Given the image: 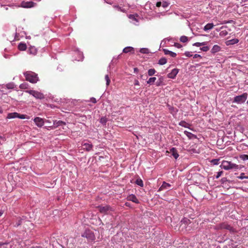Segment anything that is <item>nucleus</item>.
Instances as JSON below:
<instances>
[{"mask_svg": "<svg viewBox=\"0 0 248 248\" xmlns=\"http://www.w3.org/2000/svg\"><path fill=\"white\" fill-rule=\"evenodd\" d=\"M24 75L27 80L32 83H36L39 80L37 74L31 71H27L24 73Z\"/></svg>", "mask_w": 248, "mask_h": 248, "instance_id": "obj_1", "label": "nucleus"}, {"mask_svg": "<svg viewBox=\"0 0 248 248\" xmlns=\"http://www.w3.org/2000/svg\"><path fill=\"white\" fill-rule=\"evenodd\" d=\"M220 167L225 170H229L231 169L237 170L239 168L238 165L225 160H223L222 162Z\"/></svg>", "mask_w": 248, "mask_h": 248, "instance_id": "obj_2", "label": "nucleus"}, {"mask_svg": "<svg viewBox=\"0 0 248 248\" xmlns=\"http://www.w3.org/2000/svg\"><path fill=\"white\" fill-rule=\"evenodd\" d=\"M247 93H243V94L236 96L234 97L233 102L237 104H242L244 103L247 99Z\"/></svg>", "mask_w": 248, "mask_h": 248, "instance_id": "obj_3", "label": "nucleus"}, {"mask_svg": "<svg viewBox=\"0 0 248 248\" xmlns=\"http://www.w3.org/2000/svg\"><path fill=\"white\" fill-rule=\"evenodd\" d=\"M82 236L86 237L89 241H93L95 239L93 233L90 230H86L82 234Z\"/></svg>", "mask_w": 248, "mask_h": 248, "instance_id": "obj_4", "label": "nucleus"}, {"mask_svg": "<svg viewBox=\"0 0 248 248\" xmlns=\"http://www.w3.org/2000/svg\"><path fill=\"white\" fill-rule=\"evenodd\" d=\"M30 94L32 95L36 99H42L44 98V95L43 93L41 92H38L35 90H28L26 91Z\"/></svg>", "mask_w": 248, "mask_h": 248, "instance_id": "obj_5", "label": "nucleus"}, {"mask_svg": "<svg viewBox=\"0 0 248 248\" xmlns=\"http://www.w3.org/2000/svg\"><path fill=\"white\" fill-rule=\"evenodd\" d=\"M36 3L33 1H23L20 3V6L24 8H30L35 6Z\"/></svg>", "mask_w": 248, "mask_h": 248, "instance_id": "obj_6", "label": "nucleus"}, {"mask_svg": "<svg viewBox=\"0 0 248 248\" xmlns=\"http://www.w3.org/2000/svg\"><path fill=\"white\" fill-rule=\"evenodd\" d=\"M33 121L36 125L39 127H42L45 123L44 119L39 117H35L33 119Z\"/></svg>", "mask_w": 248, "mask_h": 248, "instance_id": "obj_7", "label": "nucleus"}, {"mask_svg": "<svg viewBox=\"0 0 248 248\" xmlns=\"http://www.w3.org/2000/svg\"><path fill=\"white\" fill-rule=\"evenodd\" d=\"M219 228L220 229H226L229 230L231 232H234V229L230 225L226 223H223L219 225Z\"/></svg>", "mask_w": 248, "mask_h": 248, "instance_id": "obj_8", "label": "nucleus"}, {"mask_svg": "<svg viewBox=\"0 0 248 248\" xmlns=\"http://www.w3.org/2000/svg\"><path fill=\"white\" fill-rule=\"evenodd\" d=\"M99 210L101 213L107 214L111 211V208L110 206L106 205L105 206H99Z\"/></svg>", "mask_w": 248, "mask_h": 248, "instance_id": "obj_9", "label": "nucleus"}, {"mask_svg": "<svg viewBox=\"0 0 248 248\" xmlns=\"http://www.w3.org/2000/svg\"><path fill=\"white\" fill-rule=\"evenodd\" d=\"M190 221L189 219L187 218H184L181 221L180 227L182 228V229L184 228H186V225L190 224Z\"/></svg>", "mask_w": 248, "mask_h": 248, "instance_id": "obj_10", "label": "nucleus"}, {"mask_svg": "<svg viewBox=\"0 0 248 248\" xmlns=\"http://www.w3.org/2000/svg\"><path fill=\"white\" fill-rule=\"evenodd\" d=\"M179 70L177 68H174L171 71L170 73L168 74V77L170 78L174 79L175 78L176 75L178 73Z\"/></svg>", "mask_w": 248, "mask_h": 248, "instance_id": "obj_11", "label": "nucleus"}, {"mask_svg": "<svg viewBox=\"0 0 248 248\" xmlns=\"http://www.w3.org/2000/svg\"><path fill=\"white\" fill-rule=\"evenodd\" d=\"M171 187V185L166 183V182H163L161 186L158 189V191H160L163 190H167L169 189Z\"/></svg>", "mask_w": 248, "mask_h": 248, "instance_id": "obj_12", "label": "nucleus"}, {"mask_svg": "<svg viewBox=\"0 0 248 248\" xmlns=\"http://www.w3.org/2000/svg\"><path fill=\"white\" fill-rule=\"evenodd\" d=\"M127 200L128 201H132V202H135L136 203H139L138 199L137 198L136 196L133 194L129 195L127 197Z\"/></svg>", "mask_w": 248, "mask_h": 248, "instance_id": "obj_13", "label": "nucleus"}, {"mask_svg": "<svg viewBox=\"0 0 248 248\" xmlns=\"http://www.w3.org/2000/svg\"><path fill=\"white\" fill-rule=\"evenodd\" d=\"M221 50V47L220 46L217 45H215L213 46L212 48L211 49V52L212 54H215L217 52L220 51Z\"/></svg>", "mask_w": 248, "mask_h": 248, "instance_id": "obj_14", "label": "nucleus"}, {"mask_svg": "<svg viewBox=\"0 0 248 248\" xmlns=\"http://www.w3.org/2000/svg\"><path fill=\"white\" fill-rule=\"evenodd\" d=\"M83 149L88 151H91L93 148V145L91 143L86 142L82 144Z\"/></svg>", "mask_w": 248, "mask_h": 248, "instance_id": "obj_15", "label": "nucleus"}, {"mask_svg": "<svg viewBox=\"0 0 248 248\" xmlns=\"http://www.w3.org/2000/svg\"><path fill=\"white\" fill-rule=\"evenodd\" d=\"M75 53L78 55V58L76 59V60L78 61L83 60L84 57L82 52H80L78 49L75 50Z\"/></svg>", "mask_w": 248, "mask_h": 248, "instance_id": "obj_16", "label": "nucleus"}, {"mask_svg": "<svg viewBox=\"0 0 248 248\" xmlns=\"http://www.w3.org/2000/svg\"><path fill=\"white\" fill-rule=\"evenodd\" d=\"M123 52L125 53L131 52L132 53H134V48L131 46H127L124 48Z\"/></svg>", "mask_w": 248, "mask_h": 248, "instance_id": "obj_17", "label": "nucleus"}, {"mask_svg": "<svg viewBox=\"0 0 248 248\" xmlns=\"http://www.w3.org/2000/svg\"><path fill=\"white\" fill-rule=\"evenodd\" d=\"M163 52L165 55H169L172 57H175L176 56V53L167 49H164Z\"/></svg>", "mask_w": 248, "mask_h": 248, "instance_id": "obj_18", "label": "nucleus"}, {"mask_svg": "<svg viewBox=\"0 0 248 248\" xmlns=\"http://www.w3.org/2000/svg\"><path fill=\"white\" fill-rule=\"evenodd\" d=\"M170 152L171 153L172 155L175 158L177 159L179 157V155L174 148H172L170 150Z\"/></svg>", "mask_w": 248, "mask_h": 248, "instance_id": "obj_19", "label": "nucleus"}, {"mask_svg": "<svg viewBox=\"0 0 248 248\" xmlns=\"http://www.w3.org/2000/svg\"><path fill=\"white\" fill-rule=\"evenodd\" d=\"M18 117V113L17 112L10 113L8 114L7 118L8 119H13L17 118Z\"/></svg>", "mask_w": 248, "mask_h": 248, "instance_id": "obj_20", "label": "nucleus"}, {"mask_svg": "<svg viewBox=\"0 0 248 248\" xmlns=\"http://www.w3.org/2000/svg\"><path fill=\"white\" fill-rule=\"evenodd\" d=\"M28 51L30 54L32 55H35L37 51L36 48L34 46L30 47Z\"/></svg>", "mask_w": 248, "mask_h": 248, "instance_id": "obj_21", "label": "nucleus"}, {"mask_svg": "<svg viewBox=\"0 0 248 248\" xmlns=\"http://www.w3.org/2000/svg\"><path fill=\"white\" fill-rule=\"evenodd\" d=\"M214 25L213 23H208L204 27L203 30L205 31L211 30L214 27Z\"/></svg>", "mask_w": 248, "mask_h": 248, "instance_id": "obj_22", "label": "nucleus"}, {"mask_svg": "<svg viewBox=\"0 0 248 248\" xmlns=\"http://www.w3.org/2000/svg\"><path fill=\"white\" fill-rule=\"evenodd\" d=\"M238 40L237 39H231L230 40H228L226 42V45H233L237 43L238 42Z\"/></svg>", "mask_w": 248, "mask_h": 248, "instance_id": "obj_23", "label": "nucleus"}, {"mask_svg": "<svg viewBox=\"0 0 248 248\" xmlns=\"http://www.w3.org/2000/svg\"><path fill=\"white\" fill-rule=\"evenodd\" d=\"M65 123L62 121H55L53 122V124L55 127H58L59 126L62 125V124H65Z\"/></svg>", "mask_w": 248, "mask_h": 248, "instance_id": "obj_24", "label": "nucleus"}, {"mask_svg": "<svg viewBox=\"0 0 248 248\" xmlns=\"http://www.w3.org/2000/svg\"><path fill=\"white\" fill-rule=\"evenodd\" d=\"M26 48H27L26 45L24 43H20L18 46V48L20 50H22V51L25 50H26Z\"/></svg>", "mask_w": 248, "mask_h": 248, "instance_id": "obj_25", "label": "nucleus"}, {"mask_svg": "<svg viewBox=\"0 0 248 248\" xmlns=\"http://www.w3.org/2000/svg\"><path fill=\"white\" fill-rule=\"evenodd\" d=\"M167 59L163 57V58H161V59H159V60L158 61V63L159 65H162L166 64L167 63Z\"/></svg>", "mask_w": 248, "mask_h": 248, "instance_id": "obj_26", "label": "nucleus"}, {"mask_svg": "<svg viewBox=\"0 0 248 248\" xmlns=\"http://www.w3.org/2000/svg\"><path fill=\"white\" fill-rule=\"evenodd\" d=\"M207 42H202V43L196 42L195 43H194L193 44V46H197V47H199V46H205V45H207Z\"/></svg>", "mask_w": 248, "mask_h": 248, "instance_id": "obj_27", "label": "nucleus"}, {"mask_svg": "<svg viewBox=\"0 0 248 248\" xmlns=\"http://www.w3.org/2000/svg\"><path fill=\"white\" fill-rule=\"evenodd\" d=\"M136 184L141 186V187H143V181L142 180L140 179V178H139V179H137L136 181Z\"/></svg>", "mask_w": 248, "mask_h": 248, "instance_id": "obj_28", "label": "nucleus"}, {"mask_svg": "<svg viewBox=\"0 0 248 248\" xmlns=\"http://www.w3.org/2000/svg\"><path fill=\"white\" fill-rule=\"evenodd\" d=\"M156 78L155 77H152V78H150L148 81H147V83L149 84H152L153 83H154L155 82V81L156 80Z\"/></svg>", "mask_w": 248, "mask_h": 248, "instance_id": "obj_29", "label": "nucleus"}, {"mask_svg": "<svg viewBox=\"0 0 248 248\" xmlns=\"http://www.w3.org/2000/svg\"><path fill=\"white\" fill-rule=\"evenodd\" d=\"M108 121V119L106 117H103L100 119V122L103 125H105Z\"/></svg>", "mask_w": 248, "mask_h": 248, "instance_id": "obj_30", "label": "nucleus"}, {"mask_svg": "<svg viewBox=\"0 0 248 248\" xmlns=\"http://www.w3.org/2000/svg\"><path fill=\"white\" fill-rule=\"evenodd\" d=\"M180 40L181 42L183 43H186L188 41V38L186 36H182L180 37Z\"/></svg>", "mask_w": 248, "mask_h": 248, "instance_id": "obj_31", "label": "nucleus"}, {"mask_svg": "<svg viewBox=\"0 0 248 248\" xmlns=\"http://www.w3.org/2000/svg\"><path fill=\"white\" fill-rule=\"evenodd\" d=\"M156 72L155 69H150L148 71V74L149 76L154 75Z\"/></svg>", "mask_w": 248, "mask_h": 248, "instance_id": "obj_32", "label": "nucleus"}, {"mask_svg": "<svg viewBox=\"0 0 248 248\" xmlns=\"http://www.w3.org/2000/svg\"><path fill=\"white\" fill-rule=\"evenodd\" d=\"M240 158L243 161H246L248 160V155H240Z\"/></svg>", "mask_w": 248, "mask_h": 248, "instance_id": "obj_33", "label": "nucleus"}, {"mask_svg": "<svg viewBox=\"0 0 248 248\" xmlns=\"http://www.w3.org/2000/svg\"><path fill=\"white\" fill-rule=\"evenodd\" d=\"M105 79L106 81V85L107 86H108L109 85L110 80L109 79V78L108 77V75H106L105 77Z\"/></svg>", "mask_w": 248, "mask_h": 248, "instance_id": "obj_34", "label": "nucleus"}, {"mask_svg": "<svg viewBox=\"0 0 248 248\" xmlns=\"http://www.w3.org/2000/svg\"><path fill=\"white\" fill-rule=\"evenodd\" d=\"M238 178L240 179H248V176H245L244 173H241L240 175L238 176Z\"/></svg>", "mask_w": 248, "mask_h": 248, "instance_id": "obj_35", "label": "nucleus"}, {"mask_svg": "<svg viewBox=\"0 0 248 248\" xmlns=\"http://www.w3.org/2000/svg\"><path fill=\"white\" fill-rule=\"evenodd\" d=\"M170 5V3L168 2V1H163L162 2V6L164 8H167V7L169 6V5Z\"/></svg>", "mask_w": 248, "mask_h": 248, "instance_id": "obj_36", "label": "nucleus"}, {"mask_svg": "<svg viewBox=\"0 0 248 248\" xmlns=\"http://www.w3.org/2000/svg\"><path fill=\"white\" fill-rule=\"evenodd\" d=\"M179 125L185 127H188V124L185 121H181L179 123Z\"/></svg>", "mask_w": 248, "mask_h": 248, "instance_id": "obj_37", "label": "nucleus"}, {"mask_svg": "<svg viewBox=\"0 0 248 248\" xmlns=\"http://www.w3.org/2000/svg\"><path fill=\"white\" fill-rule=\"evenodd\" d=\"M219 159H214L211 161V162L215 165H218L219 164Z\"/></svg>", "mask_w": 248, "mask_h": 248, "instance_id": "obj_38", "label": "nucleus"}, {"mask_svg": "<svg viewBox=\"0 0 248 248\" xmlns=\"http://www.w3.org/2000/svg\"><path fill=\"white\" fill-rule=\"evenodd\" d=\"M201 50L204 52H207L209 50V47L208 46H204L200 48Z\"/></svg>", "mask_w": 248, "mask_h": 248, "instance_id": "obj_39", "label": "nucleus"}, {"mask_svg": "<svg viewBox=\"0 0 248 248\" xmlns=\"http://www.w3.org/2000/svg\"><path fill=\"white\" fill-rule=\"evenodd\" d=\"M113 7L115 8V9L117 11H121V12H124V9H122L120 7L118 6H117V5H114L113 6Z\"/></svg>", "mask_w": 248, "mask_h": 248, "instance_id": "obj_40", "label": "nucleus"}, {"mask_svg": "<svg viewBox=\"0 0 248 248\" xmlns=\"http://www.w3.org/2000/svg\"><path fill=\"white\" fill-rule=\"evenodd\" d=\"M6 88L8 89H12L14 88V84L13 83H8L6 85Z\"/></svg>", "mask_w": 248, "mask_h": 248, "instance_id": "obj_41", "label": "nucleus"}, {"mask_svg": "<svg viewBox=\"0 0 248 248\" xmlns=\"http://www.w3.org/2000/svg\"><path fill=\"white\" fill-rule=\"evenodd\" d=\"M148 51V50L147 48H141L140 50V52L143 54L147 53Z\"/></svg>", "mask_w": 248, "mask_h": 248, "instance_id": "obj_42", "label": "nucleus"}, {"mask_svg": "<svg viewBox=\"0 0 248 248\" xmlns=\"http://www.w3.org/2000/svg\"><path fill=\"white\" fill-rule=\"evenodd\" d=\"M20 88L21 89H27L28 88V84L26 83H22L20 85Z\"/></svg>", "mask_w": 248, "mask_h": 248, "instance_id": "obj_43", "label": "nucleus"}, {"mask_svg": "<svg viewBox=\"0 0 248 248\" xmlns=\"http://www.w3.org/2000/svg\"><path fill=\"white\" fill-rule=\"evenodd\" d=\"M184 133L189 138H191L193 135V134L187 131H185Z\"/></svg>", "mask_w": 248, "mask_h": 248, "instance_id": "obj_44", "label": "nucleus"}, {"mask_svg": "<svg viewBox=\"0 0 248 248\" xmlns=\"http://www.w3.org/2000/svg\"><path fill=\"white\" fill-rule=\"evenodd\" d=\"M191 52H189V51H186L185 53V55L186 56V57H190L192 56V54H191Z\"/></svg>", "mask_w": 248, "mask_h": 248, "instance_id": "obj_45", "label": "nucleus"}, {"mask_svg": "<svg viewBox=\"0 0 248 248\" xmlns=\"http://www.w3.org/2000/svg\"><path fill=\"white\" fill-rule=\"evenodd\" d=\"M18 118H20L21 119H24L26 118V115L24 114H20L18 113V117H17Z\"/></svg>", "mask_w": 248, "mask_h": 248, "instance_id": "obj_46", "label": "nucleus"}, {"mask_svg": "<svg viewBox=\"0 0 248 248\" xmlns=\"http://www.w3.org/2000/svg\"><path fill=\"white\" fill-rule=\"evenodd\" d=\"M222 174V171L217 172V175L216 176V178L217 179H218L219 177L221 176Z\"/></svg>", "mask_w": 248, "mask_h": 248, "instance_id": "obj_47", "label": "nucleus"}, {"mask_svg": "<svg viewBox=\"0 0 248 248\" xmlns=\"http://www.w3.org/2000/svg\"><path fill=\"white\" fill-rule=\"evenodd\" d=\"M174 46L179 48L182 46L180 44L177 43L174 44Z\"/></svg>", "mask_w": 248, "mask_h": 248, "instance_id": "obj_48", "label": "nucleus"}, {"mask_svg": "<svg viewBox=\"0 0 248 248\" xmlns=\"http://www.w3.org/2000/svg\"><path fill=\"white\" fill-rule=\"evenodd\" d=\"M162 6V2L161 1H158L156 3V6L157 7H159Z\"/></svg>", "mask_w": 248, "mask_h": 248, "instance_id": "obj_49", "label": "nucleus"}, {"mask_svg": "<svg viewBox=\"0 0 248 248\" xmlns=\"http://www.w3.org/2000/svg\"><path fill=\"white\" fill-rule=\"evenodd\" d=\"M198 57L202 58V56L199 54H196L193 56V58H194V59L198 58Z\"/></svg>", "mask_w": 248, "mask_h": 248, "instance_id": "obj_50", "label": "nucleus"}, {"mask_svg": "<svg viewBox=\"0 0 248 248\" xmlns=\"http://www.w3.org/2000/svg\"><path fill=\"white\" fill-rule=\"evenodd\" d=\"M21 224V220H19L18 222L16 223L15 225V226H18L19 225H20V224Z\"/></svg>", "mask_w": 248, "mask_h": 248, "instance_id": "obj_51", "label": "nucleus"}, {"mask_svg": "<svg viewBox=\"0 0 248 248\" xmlns=\"http://www.w3.org/2000/svg\"><path fill=\"white\" fill-rule=\"evenodd\" d=\"M7 244H0V248H5V245Z\"/></svg>", "mask_w": 248, "mask_h": 248, "instance_id": "obj_52", "label": "nucleus"}, {"mask_svg": "<svg viewBox=\"0 0 248 248\" xmlns=\"http://www.w3.org/2000/svg\"><path fill=\"white\" fill-rule=\"evenodd\" d=\"M134 84L136 86H139L140 85V83L138 80H135Z\"/></svg>", "mask_w": 248, "mask_h": 248, "instance_id": "obj_53", "label": "nucleus"}, {"mask_svg": "<svg viewBox=\"0 0 248 248\" xmlns=\"http://www.w3.org/2000/svg\"><path fill=\"white\" fill-rule=\"evenodd\" d=\"M91 101L93 103H95L96 102V99L94 98H91Z\"/></svg>", "mask_w": 248, "mask_h": 248, "instance_id": "obj_54", "label": "nucleus"}, {"mask_svg": "<svg viewBox=\"0 0 248 248\" xmlns=\"http://www.w3.org/2000/svg\"><path fill=\"white\" fill-rule=\"evenodd\" d=\"M129 17L130 18H131V19H135V20H136V19H135V17H134V16L133 15H130L129 16Z\"/></svg>", "mask_w": 248, "mask_h": 248, "instance_id": "obj_55", "label": "nucleus"}, {"mask_svg": "<svg viewBox=\"0 0 248 248\" xmlns=\"http://www.w3.org/2000/svg\"><path fill=\"white\" fill-rule=\"evenodd\" d=\"M221 33H223V34H224V35H226V34H227V31H222L221 32Z\"/></svg>", "mask_w": 248, "mask_h": 248, "instance_id": "obj_56", "label": "nucleus"}, {"mask_svg": "<svg viewBox=\"0 0 248 248\" xmlns=\"http://www.w3.org/2000/svg\"><path fill=\"white\" fill-rule=\"evenodd\" d=\"M3 214V211L2 210H0V217H1Z\"/></svg>", "mask_w": 248, "mask_h": 248, "instance_id": "obj_57", "label": "nucleus"}, {"mask_svg": "<svg viewBox=\"0 0 248 248\" xmlns=\"http://www.w3.org/2000/svg\"><path fill=\"white\" fill-rule=\"evenodd\" d=\"M160 82H158V83H156V85H157V86H160Z\"/></svg>", "mask_w": 248, "mask_h": 248, "instance_id": "obj_58", "label": "nucleus"}, {"mask_svg": "<svg viewBox=\"0 0 248 248\" xmlns=\"http://www.w3.org/2000/svg\"><path fill=\"white\" fill-rule=\"evenodd\" d=\"M160 82H158V83H156V85H157V86H160Z\"/></svg>", "mask_w": 248, "mask_h": 248, "instance_id": "obj_59", "label": "nucleus"}, {"mask_svg": "<svg viewBox=\"0 0 248 248\" xmlns=\"http://www.w3.org/2000/svg\"><path fill=\"white\" fill-rule=\"evenodd\" d=\"M230 21H226V22H224V23H230Z\"/></svg>", "mask_w": 248, "mask_h": 248, "instance_id": "obj_60", "label": "nucleus"}, {"mask_svg": "<svg viewBox=\"0 0 248 248\" xmlns=\"http://www.w3.org/2000/svg\"><path fill=\"white\" fill-rule=\"evenodd\" d=\"M137 68H135L134 69V70H135V71H137Z\"/></svg>", "mask_w": 248, "mask_h": 248, "instance_id": "obj_61", "label": "nucleus"}, {"mask_svg": "<svg viewBox=\"0 0 248 248\" xmlns=\"http://www.w3.org/2000/svg\"><path fill=\"white\" fill-rule=\"evenodd\" d=\"M137 68H135L134 69V70H135V71H137Z\"/></svg>", "mask_w": 248, "mask_h": 248, "instance_id": "obj_62", "label": "nucleus"}]
</instances>
